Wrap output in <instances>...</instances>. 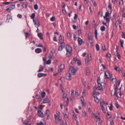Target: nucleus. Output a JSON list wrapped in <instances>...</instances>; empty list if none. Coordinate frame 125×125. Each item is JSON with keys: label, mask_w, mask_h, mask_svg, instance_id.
<instances>
[{"label": "nucleus", "mask_w": 125, "mask_h": 125, "mask_svg": "<svg viewBox=\"0 0 125 125\" xmlns=\"http://www.w3.org/2000/svg\"><path fill=\"white\" fill-rule=\"evenodd\" d=\"M97 83L98 86L97 87H96V89L98 90L103 91L105 89V83H104L100 82V77H98Z\"/></svg>", "instance_id": "obj_1"}, {"label": "nucleus", "mask_w": 125, "mask_h": 125, "mask_svg": "<svg viewBox=\"0 0 125 125\" xmlns=\"http://www.w3.org/2000/svg\"><path fill=\"white\" fill-rule=\"evenodd\" d=\"M66 50L67 51L66 56L67 57L70 56L72 54V49L71 47L69 45L67 44L66 45Z\"/></svg>", "instance_id": "obj_2"}, {"label": "nucleus", "mask_w": 125, "mask_h": 125, "mask_svg": "<svg viewBox=\"0 0 125 125\" xmlns=\"http://www.w3.org/2000/svg\"><path fill=\"white\" fill-rule=\"evenodd\" d=\"M77 71L76 69H74L72 66H70L69 70V73L72 75H74L75 74Z\"/></svg>", "instance_id": "obj_3"}, {"label": "nucleus", "mask_w": 125, "mask_h": 125, "mask_svg": "<svg viewBox=\"0 0 125 125\" xmlns=\"http://www.w3.org/2000/svg\"><path fill=\"white\" fill-rule=\"evenodd\" d=\"M92 58L90 54H88L87 58L85 59V63L87 65L89 64V62L91 60Z\"/></svg>", "instance_id": "obj_4"}, {"label": "nucleus", "mask_w": 125, "mask_h": 125, "mask_svg": "<svg viewBox=\"0 0 125 125\" xmlns=\"http://www.w3.org/2000/svg\"><path fill=\"white\" fill-rule=\"evenodd\" d=\"M114 90H112L111 91V94L113 96L116 95V97H118V96L117 95V93L118 89L116 86H115L114 87Z\"/></svg>", "instance_id": "obj_5"}, {"label": "nucleus", "mask_w": 125, "mask_h": 125, "mask_svg": "<svg viewBox=\"0 0 125 125\" xmlns=\"http://www.w3.org/2000/svg\"><path fill=\"white\" fill-rule=\"evenodd\" d=\"M41 109L40 107L38 108V115L41 117H43L44 116V114L41 111Z\"/></svg>", "instance_id": "obj_6"}, {"label": "nucleus", "mask_w": 125, "mask_h": 125, "mask_svg": "<svg viewBox=\"0 0 125 125\" xmlns=\"http://www.w3.org/2000/svg\"><path fill=\"white\" fill-rule=\"evenodd\" d=\"M88 37L90 43L91 44H93V41L91 34V33H88Z\"/></svg>", "instance_id": "obj_7"}, {"label": "nucleus", "mask_w": 125, "mask_h": 125, "mask_svg": "<svg viewBox=\"0 0 125 125\" xmlns=\"http://www.w3.org/2000/svg\"><path fill=\"white\" fill-rule=\"evenodd\" d=\"M65 67V65L64 64H61L59 67V69L58 70V72H61L64 69Z\"/></svg>", "instance_id": "obj_8"}, {"label": "nucleus", "mask_w": 125, "mask_h": 125, "mask_svg": "<svg viewBox=\"0 0 125 125\" xmlns=\"http://www.w3.org/2000/svg\"><path fill=\"white\" fill-rule=\"evenodd\" d=\"M71 74H70L69 73L66 74L65 77L67 80H70L72 79V77Z\"/></svg>", "instance_id": "obj_9"}, {"label": "nucleus", "mask_w": 125, "mask_h": 125, "mask_svg": "<svg viewBox=\"0 0 125 125\" xmlns=\"http://www.w3.org/2000/svg\"><path fill=\"white\" fill-rule=\"evenodd\" d=\"M106 77L108 79H109L111 77L110 73L106 71L104 73Z\"/></svg>", "instance_id": "obj_10"}, {"label": "nucleus", "mask_w": 125, "mask_h": 125, "mask_svg": "<svg viewBox=\"0 0 125 125\" xmlns=\"http://www.w3.org/2000/svg\"><path fill=\"white\" fill-rule=\"evenodd\" d=\"M33 22H34V24L35 25H36L38 27L40 25V24L39 21L37 19H33Z\"/></svg>", "instance_id": "obj_11"}, {"label": "nucleus", "mask_w": 125, "mask_h": 125, "mask_svg": "<svg viewBox=\"0 0 125 125\" xmlns=\"http://www.w3.org/2000/svg\"><path fill=\"white\" fill-rule=\"evenodd\" d=\"M47 75V74L46 73H40L38 74L37 76L38 77L40 78L43 76H46Z\"/></svg>", "instance_id": "obj_12"}, {"label": "nucleus", "mask_w": 125, "mask_h": 125, "mask_svg": "<svg viewBox=\"0 0 125 125\" xmlns=\"http://www.w3.org/2000/svg\"><path fill=\"white\" fill-rule=\"evenodd\" d=\"M108 7L110 9H108V10L110 12V14H111L112 12V5L110 2L109 3Z\"/></svg>", "instance_id": "obj_13"}, {"label": "nucleus", "mask_w": 125, "mask_h": 125, "mask_svg": "<svg viewBox=\"0 0 125 125\" xmlns=\"http://www.w3.org/2000/svg\"><path fill=\"white\" fill-rule=\"evenodd\" d=\"M22 122L25 125H31V122L30 121L28 122L26 121H22Z\"/></svg>", "instance_id": "obj_14"}, {"label": "nucleus", "mask_w": 125, "mask_h": 125, "mask_svg": "<svg viewBox=\"0 0 125 125\" xmlns=\"http://www.w3.org/2000/svg\"><path fill=\"white\" fill-rule=\"evenodd\" d=\"M50 102V100L48 98H46L43 99V101L41 103V104L48 103Z\"/></svg>", "instance_id": "obj_15"}, {"label": "nucleus", "mask_w": 125, "mask_h": 125, "mask_svg": "<svg viewBox=\"0 0 125 125\" xmlns=\"http://www.w3.org/2000/svg\"><path fill=\"white\" fill-rule=\"evenodd\" d=\"M12 19L11 16L10 15L8 14L7 17V19L6 21V22H9V20H11Z\"/></svg>", "instance_id": "obj_16"}, {"label": "nucleus", "mask_w": 125, "mask_h": 125, "mask_svg": "<svg viewBox=\"0 0 125 125\" xmlns=\"http://www.w3.org/2000/svg\"><path fill=\"white\" fill-rule=\"evenodd\" d=\"M59 41L60 42H62L64 41V37L61 35L59 37Z\"/></svg>", "instance_id": "obj_17"}, {"label": "nucleus", "mask_w": 125, "mask_h": 125, "mask_svg": "<svg viewBox=\"0 0 125 125\" xmlns=\"http://www.w3.org/2000/svg\"><path fill=\"white\" fill-rule=\"evenodd\" d=\"M78 41L79 45H81L83 43V41L80 38L78 37Z\"/></svg>", "instance_id": "obj_18"}, {"label": "nucleus", "mask_w": 125, "mask_h": 125, "mask_svg": "<svg viewBox=\"0 0 125 125\" xmlns=\"http://www.w3.org/2000/svg\"><path fill=\"white\" fill-rule=\"evenodd\" d=\"M77 60V58L76 57H74L73 58V60L71 62L70 65H73V64L75 63V61Z\"/></svg>", "instance_id": "obj_19"}, {"label": "nucleus", "mask_w": 125, "mask_h": 125, "mask_svg": "<svg viewBox=\"0 0 125 125\" xmlns=\"http://www.w3.org/2000/svg\"><path fill=\"white\" fill-rule=\"evenodd\" d=\"M35 51L36 53H39L42 52V50L41 49L37 48L35 50Z\"/></svg>", "instance_id": "obj_20"}, {"label": "nucleus", "mask_w": 125, "mask_h": 125, "mask_svg": "<svg viewBox=\"0 0 125 125\" xmlns=\"http://www.w3.org/2000/svg\"><path fill=\"white\" fill-rule=\"evenodd\" d=\"M110 13L109 12V10H108V11L107 12H106L105 13V16H103V17L104 18H106V17H109V14Z\"/></svg>", "instance_id": "obj_21"}, {"label": "nucleus", "mask_w": 125, "mask_h": 125, "mask_svg": "<svg viewBox=\"0 0 125 125\" xmlns=\"http://www.w3.org/2000/svg\"><path fill=\"white\" fill-rule=\"evenodd\" d=\"M39 68V70L38 71V72H41L43 71L44 69V68L42 65H40Z\"/></svg>", "instance_id": "obj_22"}, {"label": "nucleus", "mask_w": 125, "mask_h": 125, "mask_svg": "<svg viewBox=\"0 0 125 125\" xmlns=\"http://www.w3.org/2000/svg\"><path fill=\"white\" fill-rule=\"evenodd\" d=\"M38 36L42 40L43 39V35L41 33H39L38 34Z\"/></svg>", "instance_id": "obj_23"}, {"label": "nucleus", "mask_w": 125, "mask_h": 125, "mask_svg": "<svg viewBox=\"0 0 125 125\" xmlns=\"http://www.w3.org/2000/svg\"><path fill=\"white\" fill-rule=\"evenodd\" d=\"M62 92H63V98H66V96H67V94H66L65 92V91H64L63 89L62 90Z\"/></svg>", "instance_id": "obj_24"}, {"label": "nucleus", "mask_w": 125, "mask_h": 125, "mask_svg": "<svg viewBox=\"0 0 125 125\" xmlns=\"http://www.w3.org/2000/svg\"><path fill=\"white\" fill-rule=\"evenodd\" d=\"M86 75H88L89 74L90 72L89 68L88 67H87L86 68Z\"/></svg>", "instance_id": "obj_25"}, {"label": "nucleus", "mask_w": 125, "mask_h": 125, "mask_svg": "<svg viewBox=\"0 0 125 125\" xmlns=\"http://www.w3.org/2000/svg\"><path fill=\"white\" fill-rule=\"evenodd\" d=\"M54 116L55 117V118L56 120V124H58V122L57 121V120L59 119L58 117L56 114L54 115Z\"/></svg>", "instance_id": "obj_26"}, {"label": "nucleus", "mask_w": 125, "mask_h": 125, "mask_svg": "<svg viewBox=\"0 0 125 125\" xmlns=\"http://www.w3.org/2000/svg\"><path fill=\"white\" fill-rule=\"evenodd\" d=\"M100 106L101 107V108L103 111V112L105 113V108L103 106V104H102V103H101V105H100Z\"/></svg>", "instance_id": "obj_27"}, {"label": "nucleus", "mask_w": 125, "mask_h": 125, "mask_svg": "<svg viewBox=\"0 0 125 125\" xmlns=\"http://www.w3.org/2000/svg\"><path fill=\"white\" fill-rule=\"evenodd\" d=\"M53 54L52 52L50 53L49 54L48 57H49L50 59H51L52 58Z\"/></svg>", "instance_id": "obj_28"}, {"label": "nucleus", "mask_w": 125, "mask_h": 125, "mask_svg": "<svg viewBox=\"0 0 125 125\" xmlns=\"http://www.w3.org/2000/svg\"><path fill=\"white\" fill-rule=\"evenodd\" d=\"M101 30L102 31H104L105 30V28L104 26H102L100 28Z\"/></svg>", "instance_id": "obj_29"}, {"label": "nucleus", "mask_w": 125, "mask_h": 125, "mask_svg": "<svg viewBox=\"0 0 125 125\" xmlns=\"http://www.w3.org/2000/svg\"><path fill=\"white\" fill-rule=\"evenodd\" d=\"M96 48L97 51H99L100 50V47L99 45L97 44L95 46Z\"/></svg>", "instance_id": "obj_30"}, {"label": "nucleus", "mask_w": 125, "mask_h": 125, "mask_svg": "<svg viewBox=\"0 0 125 125\" xmlns=\"http://www.w3.org/2000/svg\"><path fill=\"white\" fill-rule=\"evenodd\" d=\"M61 43V47H62L63 48H64V47L65 46V43H64V42H60Z\"/></svg>", "instance_id": "obj_31"}, {"label": "nucleus", "mask_w": 125, "mask_h": 125, "mask_svg": "<svg viewBox=\"0 0 125 125\" xmlns=\"http://www.w3.org/2000/svg\"><path fill=\"white\" fill-rule=\"evenodd\" d=\"M24 33L25 34V36L26 38H27L30 36V34L27 32H24Z\"/></svg>", "instance_id": "obj_32"}, {"label": "nucleus", "mask_w": 125, "mask_h": 125, "mask_svg": "<svg viewBox=\"0 0 125 125\" xmlns=\"http://www.w3.org/2000/svg\"><path fill=\"white\" fill-rule=\"evenodd\" d=\"M58 120V122L60 123V125H62L63 124V122L61 119H59Z\"/></svg>", "instance_id": "obj_33"}, {"label": "nucleus", "mask_w": 125, "mask_h": 125, "mask_svg": "<svg viewBox=\"0 0 125 125\" xmlns=\"http://www.w3.org/2000/svg\"><path fill=\"white\" fill-rule=\"evenodd\" d=\"M95 37L96 39H97V31L96 29L95 30Z\"/></svg>", "instance_id": "obj_34"}, {"label": "nucleus", "mask_w": 125, "mask_h": 125, "mask_svg": "<svg viewBox=\"0 0 125 125\" xmlns=\"http://www.w3.org/2000/svg\"><path fill=\"white\" fill-rule=\"evenodd\" d=\"M46 93L45 92H43L42 93V98H44L45 95Z\"/></svg>", "instance_id": "obj_35"}, {"label": "nucleus", "mask_w": 125, "mask_h": 125, "mask_svg": "<svg viewBox=\"0 0 125 125\" xmlns=\"http://www.w3.org/2000/svg\"><path fill=\"white\" fill-rule=\"evenodd\" d=\"M77 64L78 66H80L81 64V62L80 60H77Z\"/></svg>", "instance_id": "obj_36"}, {"label": "nucleus", "mask_w": 125, "mask_h": 125, "mask_svg": "<svg viewBox=\"0 0 125 125\" xmlns=\"http://www.w3.org/2000/svg\"><path fill=\"white\" fill-rule=\"evenodd\" d=\"M35 16V13H32L31 16V18L32 19H34V18Z\"/></svg>", "instance_id": "obj_37"}, {"label": "nucleus", "mask_w": 125, "mask_h": 125, "mask_svg": "<svg viewBox=\"0 0 125 125\" xmlns=\"http://www.w3.org/2000/svg\"><path fill=\"white\" fill-rule=\"evenodd\" d=\"M107 22H109L110 20V18L108 17H106V18H104Z\"/></svg>", "instance_id": "obj_38"}, {"label": "nucleus", "mask_w": 125, "mask_h": 125, "mask_svg": "<svg viewBox=\"0 0 125 125\" xmlns=\"http://www.w3.org/2000/svg\"><path fill=\"white\" fill-rule=\"evenodd\" d=\"M86 115V113L84 110H83V116L85 117Z\"/></svg>", "instance_id": "obj_39"}, {"label": "nucleus", "mask_w": 125, "mask_h": 125, "mask_svg": "<svg viewBox=\"0 0 125 125\" xmlns=\"http://www.w3.org/2000/svg\"><path fill=\"white\" fill-rule=\"evenodd\" d=\"M26 117L28 120H29L31 119V116L30 115H26Z\"/></svg>", "instance_id": "obj_40"}, {"label": "nucleus", "mask_w": 125, "mask_h": 125, "mask_svg": "<svg viewBox=\"0 0 125 125\" xmlns=\"http://www.w3.org/2000/svg\"><path fill=\"white\" fill-rule=\"evenodd\" d=\"M92 1L93 4L94 6H97V4L96 3L95 1L94 0H92Z\"/></svg>", "instance_id": "obj_41"}, {"label": "nucleus", "mask_w": 125, "mask_h": 125, "mask_svg": "<svg viewBox=\"0 0 125 125\" xmlns=\"http://www.w3.org/2000/svg\"><path fill=\"white\" fill-rule=\"evenodd\" d=\"M123 70L122 69H120V68H118V72L119 74H120V73H122L123 71Z\"/></svg>", "instance_id": "obj_42"}, {"label": "nucleus", "mask_w": 125, "mask_h": 125, "mask_svg": "<svg viewBox=\"0 0 125 125\" xmlns=\"http://www.w3.org/2000/svg\"><path fill=\"white\" fill-rule=\"evenodd\" d=\"M64 48L60 46L59 47L58 50L60 51H61Z\"/></svg>", "instance_id": "obj_43"}, {"label": "nucleus", "mask_w": 125, "mask_h": 125, "mask_svg": "<svg viewBox=\"0 0 125 125\" xmlns=\"http://www.w3.org/2000/svg\"><path fill=\"white\" fill-rule=\"evenodd\" d=\"M55 17L52 16L51 19V20L52 21H53L55 20Z\"/></svg>", "instance_id": "obj_44"}, {"label": "nucleus", "mask_w": 125, "mask_h": 125, "mask_svg": "<svg viewBox=\"0 0 125 125\" xmlns=\"http://www.w3.org/2000/svg\"><path fill=\"white\" fill-rule=\"evenodd\" d=\"M34 9L36 10H37L38 9V6L37 4H35L34 6Z\"/></svg>", "instance_id": "obj_45"}, {"label": "nucleus", "mask_w": 125, "mask_h": 125, "mask_svg": "<svg viewBox=\"0 0 125 125\" xmlns=\"http://www.w3.org/2000/svg\"><path fill=\"white\" fill-rule=\"evenodd\" d=\"M51 63V60L50 59H49L46 61V63L48 64H50Z\"/></svg>", "instance_id": "obj_46"}, {"label": "nucleus", "mask_w": 125, "mask_h": 125, "mask_svg": "<svg viewBox=\"0 0 125 125\" xmlns=\"http://www.w3.org/2000/svg\"><path fill=\"white\" fill-rule=\"evenodd\" d=\"M122 38L125 39V33L122 32Z\"/></svg>", "instance_id": "obj_47"}, {"label": "nucleus", "mask_w": 125, "mask_h": 125, "mask_svg": "<svg viewBox=\"0 0 125 125\" xmlns=\"http://www.w3.org/2000/svg\"><path fill=\"white\" fill-rule=\"evenodd\" d=\"M11 2H3V4H4L6 5H8L10 3H11Z\"/></svg>", "instance_id": "obj_48"}, {"label": "nucleus", "mask_w": 125, "mask_h": 125, "mask_svg": "<svg viewBox=\"0 0 125 125\" xmlns=\"http://www.w3.org/2000/svg\"><path fill=\"white\" fill-rule=\"evenodd\" d=\"M53 40L54 41L56 42H57L58 41L56 39V37L55 35H54V37L53 38Z\"/></svg>", "instance_id": "obj_49"}, {"label": "nucleus", "mask_w": 125, "mask_h": 125, "mask_svg": "<svg viewBox=\"0 0 125 125\" xmlns=\"http://www.w3.org/2000/svg\"><path fill=\"white\" fill-rule=\"evenodd\" d=\"M100 94V92H96L95 91V90L94 91V94H96V95H99Z\"/></svg>", "instance_id": "obj_50"}, {"label": "nucleus", "mask_w": 125, "mask_h": 125, "mask_svg": "<svg viewBox=\"0 0 125 125\" xmlns=\"http://www.w3.org/2000/svg\"><path fill=\"white\" fill-rule=\"evenodd\" d=\"M119 4H121L122 5L124 4V1L123 0H121V1L119 2Z\"/></svg>", "instance_id": "obj_51"}, {"label": "nucleus", "mask_w": 125, "mask_h": 125, "mask_svg": "<svg viewBox=\"0 0 125 125\" xmlns=\"http://www.w3.org/2000/svg\"><path fill=\"white\" fill-rule=\"evenodd\" d=\"M115 106L116 107L118 108L119 107V105L117 103H116L115 104Z\"/></svg>", "instance_id": "obj_52"}, {"label": "nucleus", "mask_w": 125, "mask_h": 125, "mask_svg": "<svg viewBox=\"0 0 125 125\" xmlns=\"http://www.w3.org/2000/svg\"><path fill=\"white\" fill-rule=\"evenodd\" d=\"M95 102L97 103H98L99 102V99H98L97 98H95Z\"/></svg>", "instance_id": "obj_53"}, {"label": "nucleus", "mask_w": 125, "mask_h": 125, "mask_svg": "<svg viewBox=\"0 0 125 125\" xmlns=\"http://www.w3.org/2000/svg\"><path fill=\"white\" fill-rule=\"evenodd\" d=\"M62 7L63 8H64L65 7V4L64 2H62Z\"/></svg>", "instance_id": "obj_54"}, {"label": "nucleus", "mask_w": 125, "mask_h": 125, "mask_svg": "<svg viewBox=\"0 0 125 125\" xmlns=\"http://www.w3.org/2000/svg\"><path fill=\"white\" fill-rule=\"evenodd\" d=\"M121 24V22H118L116 21V22L115 25L116 27H117L120 24Z\"/></svg>", "instance_id": "obj_55"}, {"label": "nucleus", "mask_w": 125, "mask_h": 125, "mask_svg": "<svg viewBox=\"0 0 125 125\" xmlns=\"http://www.w3.org/2000/svg\"><path fill=\"white\" fill-rule=\"evenodd\" d=\"M106 56L108 58H110L111 57V54L110 53H107L106 55Z\"/></svg>", "instance_id": "obj_56"}, {"label": "nucleus", "mask_w": 125, "mask_h": 125, "mask_svg": "<svg viewBox=\"0 0 125 125\" xmlns=\"http://www.w3.org/2000/svg\"><path fill=\"white\" fill-rule=\"evenodd\" d=\"M67 35L68 37H71V34L69 32H68L67 33Z\"/></svg>", "instance_id": "obj_57"}, {"label": "nucleus", "mask_w": 125, "mask_h": 125, "mask_svg": "<svg viewBox=\"0 0 125 125\" xmlns=\"http://www.w3.org/2000/svg\"><path fill=\"white\" fill-rule=\"evenodd\" d=\"M103 50L105 51L106 50L105 46V45H103L102 47Z\"/></svg>", "instance_id": "obj_58"}, {"label": "nucleus", "mask_w": 125, "mask_h": 125, "mask_svg": "<svg viewBox=\"0 0 125 125\" xmlns=\"http://www.w3.org/2000/svg\"><path fill=\"white\" fill-rule=\"evenodd\" d=\"M90 113L92 116H94L95 115L94 114L91 110L90 111Z\"/></svg>", "instance_id": "obj_59"}, {"label": "nucleus", "mask_w": 125, "mask_h": 125, "mask_svg": "<svg viewBox=\"0 0 125 125\" xmlns=\"http://www.w3.org/2000/svg\"><path fill=\"white\" fill-rule=\"evenodd\" d=\"M77 18H78L77 15L76 14H75V15H74V19L75 20H76Z\"/></svg>", "instance_id": "obj_60"}, {"label": "nucleus", "mask_w": 125, "mask_h": 125, "mask_svg": "<svg viewBox=\"0 0 125 125\" xmlns=\"http://www.w3.org/2000/svg\"><path fill=\"white\" fill-rule=\"evenodd\" d=\"M101 103H102V104H103V105L105 104V102L102 99V101H100V105H101Z\"/></svg>", "instance_id": "obj_61"}, {"label": "nucleus", "mask_w": 125, "mask_h": 125, "mask_svg": "<svg viewBox=\"0 0 125 125\" xmlns=\"http://www.w3.org/2000/svg\"><path fill=\"white\" fill-rule=\"evenodd\" d=\"M37 125H44V124L42 122H40L39 123H37Z\"/></svg>", "instance_id": "obj_62"}, {"label": "nucleus", "mask_w": 125, "mask_h": 125, "mask_svg": "<svg viewBox=\"0 0 125 125\" xmlns=\"http://www.w3.org/2000/svg\"><path fill=\"white\" fill-rule=\"evenodd\" d=\"M40 95H37L36 96V98L37 99H39L40 98Z\"/></svg>", "instance_id": "obj_63"}, {"label": "nucleus", "mask_w": 125, "mask_h": 125, "mask_svg": "<svg viewBox=\"0 0 125 125\" xmlns=\"http://www.w3.org/2000/svg\"><path fill=\"white\" fill-rule=\"evenodd\" d=\"M17 17L20 18H21L22 17V16L20 14H18L17 15Z\"/></svg>", "instance_id": "obj_64"}]
</instances>
